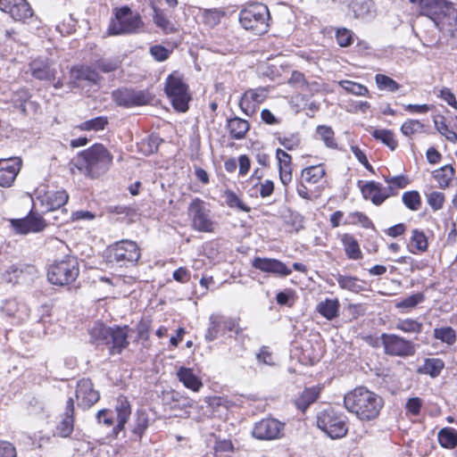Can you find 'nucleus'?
<instances>
[{"mask_svg":"<svg viewBox=\"0 0 457 457\" xmlns=\"http://www.w3.org/2000/svg\"><path fill=\"white\" fill-rule=\"evenodd\" d=\"M238 322L233 318H228L221 314L213 313L209 318V327L206 329L204 337L207 342H212L225 331H236L239 333Z\"/></svg>","mask_w":457,"mask_h":457,"instance_id":"4468645a","label":"nucleus"},{"mask_svg":"<svg viewBox=\"0 0 457 457\" xmlns=\"http://www.w3.org/2000/svg\"><path fill=\"white\" fill-rule=\"evenodd\" d=\"M453 3L447 0H420V12L431 19L434 22L441 16L448 14Z\"/></svg>","mask_w":457,"mask_h":457,"instance_id":"f3484780","label":"nucleus"},{"mask_svg":"<svg viewBox=\"0 0 457 457\" xmlns=\"http://www.w3.org/2000/svg\"><path fill=\"white\" fill-rule=\"evenodd\" d=\"M115 411L117 423L113 427L112 431L117 436L124 428L131 414V406L127 397L120 396L118 398Z\"/></svg>","mask_w":457,"mask_h":457,"instance_id":"b1692460","label":"nucleus"},{"mask_svg":"<svg viewBox=\"0 0 457 457\" xmlns=\"http://www.w3.org/2000/svg\"><path fill=\"white\" fill-rule=\"evenodd\" d=\"M21 165L22 161L20 157L0 159V187H10L19 174Z\"/></svg>","mask_w":457,"mask_h":457,"instance_id":"6ab92c4d","label":"nucleus"},{"mask_svg":"<svg viewBox=\"0 0 457 457\" xmlns=\"http://www.w3.org/2000/svg\"><path fill=\"white\" fill-rule=\"evenodd\" d=\"M433 178L437 181L438 185L442 188H445L450 185L455 175V170L452 165H445L432 173Z\"/></svg>","mask_w":457,"mask_h":457,"instance_id":"ea45409f","label":"nucleus"},{"mask_svg":"<svg viewBox=\"0 0 457 457\" xmlns=\"http://www.w3.org/2000/svg\"><path fill=\"white\" fill-rule=\"evenodd\" d=\"M188 216L195 230L205 233L213 232L214 222L210 218V210L207 209L205 202L200 198H195L189 204Z\"/></svg>","mask_w":457,"mask_h":457,"instance_id":"f8f14e48","label":"nucleus"},{"mask_svg":"<svg viewBox=\"0 0 457 457\" xmlns=\"http://www.w3.org/2000/svg\"><path fill=\"white\" fill-rule=\"evenodd\" d=\"M98 423L104 424L106 427H112L114 424L113 412L107 409L100 410L96 414Z\"/></svg>","mask_w":457,"mask_h":457,"instance_id":"e2e57ef3","label":"nucleus"},{"mask_svg":"<svg viewBox=\"0 0 457 457\" xmlns=\"http://www.w3.org/2000/svg\"><path fill=\"white\" fill-rule=\"evenodd\" d=\"M278 140L279 144L288 151L295 150L301 145V137L299 133H292L288 136L278 137Z\"/></svg>","mask_w":457,"mask_h":457,"instance_id":"5fc2aeb1","label":"nucleus"},{"mask_svg":"<svg viewBox=\"0 0 457 457\" xmlns=\"http://www.w3.org/2000/svg\"><path fill=\"white\" fill-rule=\"evenodd\" d=\"M0 9L17 21L31 18L33 12L26 0H0Z\"/></svg>","mask_w":457,"mask_h":457,"instance_id":"a211bd4d","label":"nucleus"},{"mask_svg":"<svg viewBox=\"0 0 457 457\" xmlns=\"http://www.w3.org/2000/svg\"><path fill=\"white\" fill-rule=\"evenodd\" d=\"M380 341L385 353L390 356L409 357L416 353V345L395 334L382 333Z\"/></svg>","mask_w":457,"mask_h":457,"instance_id":"9b49d317","label":"nucleus"},{"mask_svg":"<svg viewBox=\"0 0 457 457\" xmlns=\"http://www.w3.org/2000/svg\"><path fill=\"white\" fill-rule=\"evenodd\" d=\"M99 80L98 72L88 66H78L71 69L70 85L72 87L80 88L86 94L96 91Z\"/></svg>","mask_w":457,"mask_h":457,"instance_id":"9d476101","label":"nucleus"},{"mask_svg":"<svg viewBox=\"0 0 457 457\" xmlns=\"http://www.w3.org/2000/svg\"><path fill=\"white\" fill-rule=\"evenodd\" d=\"M144 22L138 12H133L129 6L115 9L114 17L108 26V35L118 36L137 33Z\"/></svg>","mask_w":457,"mask_h":457,"instance_id":"39448f33","label":"nucleus"},{"mask_svg":"<svg viewBox=\"0 0 457 457\" xmlns=\"http://www.w3.org/2000/svg\"><path fill=\"white\" fill-rule=\"evenodd\" d=\"M346 410L360 420L370 421L377 419L384 406L381 396L364 386H359L347 393L344 397Z\"/></svg>","mask_w":457,"mask_h":457,"instance_id":"f257e3e1","label":"nucleus"},{"mask_svg":"<svg viewBox=\"0 0 457 457\" xmlns=\"http://www.w3.org/2000/svg\"><path fill=\"white\" fill-rule=\"evenodd\" d=\"M160 142L158 137L150 136L147 139L142 140L140 151L145 155L154 154L158 151Z\"/></svg>","mask_w":457,"mask_h":457,"instance_id":"6e6d98bb","label":"nucleus"},{"mask_svg":"<svg viewBox=\"0 0 457 457\" xmlns=\"http://www.w3.org/2000/svg\"><path fill=\"white\" fill-rule=\"evenodd\" d=\"M267 97V89L264 87L246 91L243 96V105L248 107L250 101H255L260 105Z\"/></svg>","mask_w":457,"mask_h":457,"instance_id":"8fccbe9b","label":"nucleus"},{"mask_svg":"<svg viewBox=\"0 0 457 457\" xmlns=\"http://www.w3.org/2000/svg\"><path fill=\"white\" fill-rule=\"evenodd\" d=\"M341 242L343 244L345 255L349 260L357 261L362 258L360 245L353 235L348 233L344 234L341 237Z\"/></svg>","mask_w":457,"mask_h":457,"instance_id":"c85d7f7f","label":"nucleus"},{"mask_svg":"<svg viewBox=\"0 0 457 457\" xmlns=\"http://www.w3.org/2000/svg\"><path fill=\"white\" fill-rule=\"evenodd\" d=\"M224 196L226 204L229 208H237L245 212H249L251 211V208L243 203L234 191L229 189L226 190L224 192Z\"/></svg>","mask_w":457,"mask_h":457,"instance_id":"09e8293b","label":"nucleus"},{"mask_svg":"<svg viewBox=\"0 0 457 457\" xmlns=\"http://www.w3.org/2000/svg\"><path fill=\"white\" fill-rule=\"evenodd\" d=\"M336 38L340 46L345 47L352 44V33L346 29H337Z\"/></svg>","mask_w":457,"mask_h":457,"instance_id":"338daca9","label":"nucleus"},{"mask_svg":"<svg viewBox=\"0 0 457 457\" xmlns=\"http://www.w3.org/2000/svg\"><path fill=\"white\" fill-rule=\"evenodd\" d=\"M375 81L378 88L382 90L395 92L400 87V85L395 80L384 74H377L375 76Z\"/></svg>","mask_w":457,"mask_h":457,"instance_id":"603ef678","label":"nucleus"},{"mask_svg":"<svg viewBox=\"0 0 457 457\" xmlns=\"http://www.w3.org/2000/svg\"><path fill=\"white\" fill-rule=\"evenodd\" d=\"M445 369V361L440 358H426L423 364L420 366L417 372L428 375L431 378H437Z\"/></svg>","mask_w":457,"mask_h":457,"instance_id":"c756f323","label":"nucleus"},{"mask_svg":"<svg viewBox=\"0 0 457 457\" xmlns=\"http://www.w3.org/2000/svg\"><path fill=\"white\" fill-rule=\"evenodd\" d=\"M336 279L342 289L352 292H359L361 290V287L358 284L359 279L355 277L338 274Z\"/></svg>","mask_w":457,"mask_h":457,"instance_id":"de8ad7c7","label":"nucleus"},{"mask_svg":"<svg viewBox=\"0 0 457 457\" xmlns=\"http://www.w3.org/2000/svg\"><path fill=\"white\" fill-rule=\"evenodd\" d=\"M284 428L285 424L276 419H262L255 423L252 434L260 440H274L283 435Z\"/></svg>","mask_w":457,"mask_h":457,"instance_id":"2eb2a0df","label":"nucleus"},{"mask_svg":"<svg viewBox=\"0 0 457 457\" xmlns=\"http://www.w3.org/2000/svg\"><path fill=\"white\" fill-rule=\"evenodd\" d=\"M152 9L154 12L153 20L154 24L166 34L173 32L175 30L174 25L167 18L164 12L156 7L154 4H152Z\"/></svg>","mask_w":457,"mask_h":457,"instance_id":"4c0bfd02","label":"nucleus"},{"mask_svg":"<svg viewBox=\"0 0 457 457\" xmlns=\"http://www.w3.org/2000/svg\"><path fill=\"white\" fill-rule=\"evenodd\" d=\"M108 251L110 262L120 267L135 266L141 257V250L137 244L128 239L114 243Z\"/></svg>","mask_w":457,"mask_h":457,"instance_id":"1a4fd4ad","label":"nucleus"},{"mask_svg":"<svg viewBox=\"0 0 457 457\" xmlns=\"http://www.w3.org/2000/svg\"><path fill=\"white\" fill-rule=\"evenodd\" d=\"M270 11L266 4L260 2L245 4L239 12L241 26L255 35H262L268 31Z\"/></svg>","mask_w":457,"mask_h":457,"instance_id":"20e7f679","label":"nucleus"},{"mask_svg":"<svg viewBox=\"0 0 457 457\" xmlns=\"http://www.w3.org/2000/svg\"><path fill=\"white\" fill-rule=\"evenodd\" d=\"M435 125L437 128V130L440 132V134L444 135L447 138V140L451 142H455L457 140L456 132L450 129L444 121H438L437 120H435Z\"/></svg>","mask_w":457,"mask_h":457,"instance_id":"69168bd1","label":"nucleus"},{"mask_svg":"<svg viewBox=\"0 0 457 457\" xmlns=\"http://www.w3.org/2000/svg\"><path fill=\"white\" fill-rule=\"evenodd\" d=\"M225 14V11L220 8L200 9L199 18L205 26L214 28L220 24Z\"/></svg>","mask_w":457,"mask_h":457,"instance_id":"473e14b6","label":"nucleus"},{"mask_svg":"<svg viewBox=\"0 0 457 457\" xmlns=\"http://www.w3.org/2000/svg\"><path fill=\"white\" fill-rule=\"evenodd\" d=\"M228 128L231 137L235 139H242L249 130V123L247 120L241 119L238 116H234L228 120Z\"/></svg>","mask_w":457,"mask_h":457,"instance_id":"f704fd0d","label":"nucleus"},{"mask_svg":"<svg viewBox=\"0 0 457 457\" xmlns=\"http://www.w3.org/2000/svg\"><path fill=\"white\" fill-rule=\"evenodd\" d=\"M316 137L323 141L328 148L336 149L337 147L334 130L329 126L319 125L316 128Z\"/></svg>","mask_w":457,"mask_h":457,"instance_id":"79ce46f5","label":"nucleus"},{"mask_svg":"<svg viewBox=\"0 0 457 457\" xmlns=\"http://www.w3.org/2000/svg\"><path fill=\"white\" fill-rule=\"evenodd\" d=\"M288 83L303 91L305 87H309V83L305 80L304 75L296 71L292 72L291 77L288 79Z\"/></svg>","mask_w":457,"mask_h":457,"instance_id":"680f3d73","label":"nucleus"},{"mask_svg":"<svg viewBox=\"0 0 457 457\" xmlns=\"http://www.w3.org/2000/svg\"><path fill=\"white\" fill-rule=\"evenodd\" d=\"M433 337L448 346H452L457 342L456 331L450 326L436 327L433 329Z\"/></svg>","mask_w":457,"mask_h":457,"instance_id":"72a5a7b5","label":"nucleus"},{"mask_svg":"<svg viewBox=\"0 0 457 457\" xmlns=\"http://www.w3.org/2000/svg\"><path fill=\"white\" fill-rule=\"evenodd\" d=\"M339 85L349 93L356 96H364L368 93V89L363 85L351 81V80H341Z\"/></svg>","mask_w":457,"mask_h":457,"instance_id":"13d9d810","label":"nucleus"},{"mask_svg":"<svg viewBox=\"0 0 457 457\" xmlns=\"http://www.w3.org/2000/svg\"><path fill=\"white\" fill-rule=\"evenodd\" d=\"M11 223L13 228L21 234L40 232L46 227V223L43 217L33 212H30L23 219L12 220Z\"/></svg>","mask_w":457,"mask_h":457,"instance_id":"aec40b11","label":"nucleus"},{"mask_svg":"<svg viewBox=\"0 0 457 457\" xmlns=\"http://www.w3.org/2000/svg\"><path fill=\"white\" fill-rule=\"evenodd\" d=\"M317 426L332 439L342 438L348 432L347 417L332 407L318 412Z\"/></svg>","mask_w":457,"mask_h":457,"instance_id":"423d86ee","label":"nucleus"},{"mask_svg":"<svg viewBox=\"0 0 457 457\" xmlns=\"http://www.w3.org/2000/svg\"><path fill=\"white\" fill-rule=\"evenodd\" d=\"M428 242L425 233L418 228L412 229L408 250L411 253H424L428 250Z\"/></svg>","mask_w":457,"mask_h":457,"instance_id":"2f4dec72","label":"nucleus"},{"mask_svg":"<svg viewBox=\"0 0 457 457\" xmlns=\"http://www.w3.org/2000/svg\"><path fill=\"white\" fill-rule=\"evenodd\" d=\"M0 457H17L15 446L10 442L0 440Z\"/></svg>","mask_w":457,"mask_h":457,"instance_id":"774afa93","label":"nucleus"},{"mask_svg":"<svg viewBox=\"0 0 457 457\" xmlns=\"http://www.w3.org/2000/svg\"><path fill=\"white\" fill-rule=\"evenodd\" d=\"M425 295L423 293L413 294L395 303V308L402 310L403 313H408L413 310L418 304L423 303Z\"/></svg>","mask_w":457,"mask_h":457,"instance_id":"a19ab883","label":"nucleus"},{"mask_svg":"<svg viewBox=\"0 0 457 457\" xmlns=\"http://www.w3.org/2000/svg\"><path fill=\"white\" fill-rule=\"evenodd\" d=\"M395 328L403 333L420 335L422 332L423 324L416 319H398Z\"/></svg>","mask_w":457,"mask_h":457,"instance_id":"c9c22d12","label":"nucleus"},{"mask_svg":"<svg viewBox=\"0 0 457 457\" xmlns=\"http://www.w3.org/2000/svg\"><path fill=\"white\" fill-rule=\"evenodd\" d=\"M149 426L148 414L144 410H137L132 432L138 438H141Z\"/></svg>","mask_w":457,"mask_h":457,"instance_id":"c03bdc74","label":"nucleus"},{"mask_svg":"<svg viewBox=\"0 0 457 457\" xmlns=\"http://www.w3.org/2000/svg\"><path fill=\"white\" fill-rule=\"evenodd\" d=\"M131 328L128 325L109 327L104 323H95L89 331L92 343L97 346L105 345L109 355L121 354L129 345V337Z\"/></svg>","mask_w":457,"mask_h":457,"instance_id":"7ed1b4c3","label":"nucleus"},{"mask_svg":"<svg viewBox=\"0 0 457 457\" xmlns=\"http://www.w3.org/2000/svg\"><path fill=\"white\" fill-rule=\"evenodd\" d=\"M325 169L322 165L310 166L302 170L301 179L308 184H317L325 176Z\"/></svg>","mask_w":457,"mask_h":457,"instance_id":"e433bc0d","label":"nucleus"},{"mask_svg":"<svg viewBox=\"0 0 457 457\" xmlns=\"http://www.w3.org/2000/svg\"><path fill=\"white\" fill-rule=\"evenodd\" d=\"M438 442L444 448L453 449L457 445V431L453 428H444L437 435Z\"/></svg>","mask_w":457,"mask_h":457,"instance_id":"37998d69","label":"nucleus"},{"mask_svg":"<svg viewBox=\"0 0 457 457\" xmlns=\"http://www.w3.org/2000/svg\"><path fill=\"white\" fill-rule=\"evenodd\" d=\"M112 97L118 105L127 108L149 104L154 96L145 90L120 88L112 93Z\"/></svg>","mask_w":457,"mask_h":457,"instance_id":"ddd939ff","label":"nucleus"},{"mask_svg":"<svg viewBox=\"0 0 457 457\" xmlns=\"http://www.w3.org/2000/svg\"><path fill=\"white\" fill-rule=\"evenodd\" d=\"M320 395V386H314L312 387H306L295 401V404L298 410L304 412L312 403L317 401Z\"/></svg>","mask_w":457,"mask_h":457,"instance_id":"cd10ccee","label":"nucleus"},{"mask_svg":"<svg viewBox=\"0 0 457 457\" xmlns=\"http://www.w3.org/2000/svg\"><path fill=\"white\" fill-rule=\"evenodd\" d=\"M428 205L436 212L443 208L445 203V195L442 192L432 191L427 195Z\"/></svg>","mask_w":457,"mask_h":457,"instance_id":"bf43d9fd","label":"nucleus"},{"mask_svg":"<svg viewBox=\"0 0 457 457\" xmlns=\"http://www.w3.org/2000/svg\"><path fill=\"white\" fill-rule=\"evenodd\" d=\"M108 123L105 116H96V118L81 123L79 128L81 130H102Z\"/></svg>","mask_w":457,"mask_h":457,"instance_id":"864d4df0","label":"nucleus"},{"mask_svg":"<svg viewBox=\"0 0 457 457\" xmlns=\"http://www.w3.org/2000/svg\"><path fill=\"white\" fill-rule=\"evenodd\" d=\"M76 398L78 406L86 410L99 401L100 394L94 388L92 380L84 378L77 382Z\"/></svg>","mask_w":457,"mask_h":457,"instance_id":"dca6fc26","label":"nucleus"},{"mask_svg":"<svg viewBox=\"0 0 457 457\" xmlns=\"http://www.w3.org/2000/svg\"><path fill=\"white\" fill-rule=\"evenodd\" d=\"M79 275L78 259L67 256L62 260L55 261L47 270V278L53 285L63 287L73 283Z\"/></svg>","mask_w":457,"mask_h":457,"instance_id":"0eeeda50","label":"nucleus"},{"mask_svg":"<svg viewBox=\"0 0 457 457\" xmlns=\"http://www.w3.org/2000/svg\"><path fill=\"white\" fill-rule=\"evenodd\" d=\"M74 400L72 397H70L66 401V406L65 410L62 415V420L59 422V424L56 427V433L62 436L67 437L69 436L74 428Z\"/></svg>","mask_w":457,"mask_h":457,"instance_id":"5701e85b","label":"nucleus"},{"mask_svg":"<svg viewBox=\"0 0 457 457\" xmlns=\"http://www.w3.org/2000/svg\"><path fill=\"white\" fill-rule=\"evenodd\" d=\"M423 128V124L418 120H408L402 125L401 131L403 135L411 137L417 133L422 132Z\"/></svg>","mask_w":457,"mask_h":457,"instance_id":"4d7b16f0","label":"nucleus"},{"mask_svg":"<svg viewBox=\"0 0 457 457\" xmlns=\"http://www.w3.org/2000/svg\"><path fill=\"white\" fill-rule=\"evenodd\" d=\"M150 54L157 62L167 60L170 54V51L161 45H155L150 48Z\"/></svg>","mask_w":457,"mask_h":457,"instance_id":"052dcab7","label":"nucleus"},{"mask_svg":"<svg viewBox=\"0 0 457 457\" xmlns=\"http://www.w3.org/2000/svg\"><path fill=\"white\" fill-rule=\"evenodd\" d=\"M164 89L175 111L186 112L188 110L191 96L181 73L178 71L170 73L166 79Z\"/></svg>","mask_w":457,"mask_h":457,"instance_id":"6e6552de","label":"nucleus"},{"mask_svg":"<svg viewBox=\"0 0 457 457\" xmlns=\"http://www.w3.org/2000/svg\"><path fill=\"white\" fill-rule=\"evenodd\" d=\"M344 224L346 225H357L360 224L364 228H374L372 220L363 212H353L347 215V218Z\"/></svg>","mask_w":457,"mask_h":457,"instance_id":"a18cd8bd","label":"nucleus"},{"mask_svg":"<svg viewBox=\"0 0 457 457\" xmlns=\"http://www.w3.org/2000/svg\"><path fill=\"white\" fill-rule=\"evenodd\" d=\"M402 199L404 205L411 211H418L421 205V198L418 191L404 192Z\"/></svg>","mask_w":457,"mask_h":457,"instance_id":"3c124183","label":"nucleus"},{"mask_svg":"<svg viewBox=\"0 0 457 457\" xmlns=\"http://www.w3.org/2000/svg\"><path fill=\"white\" fill-rule=\"evenodd\" d=\"M353 10L356 17L371 16L374 11V3L372 0H357L353 4Z\"/></svg>","mask_w":457,"mask_h":457,"instance_id":"49530a36","label":"nucleus"},{"mask_svg":"<svg viewBox=\"0 0 457 457\" xmlns=\"http://www.w3.org/2000/svg\"><path fill=\"white\" fill-rule=\"evenodd\" d=\"M69 200V195L63 189L47 191L42 197V204L47 211H54L62 207Z\"/></svg>","mask_w":457,"mask_h":457,"instance_id":"393cba45","label":"nucleus"},{"mask_svg":"<svg viewBox=\"0 0 457 457\" xmlns=\"http://www.w3.org/2000/svg\"><path fill=\"white\" fill-rule=\"evenodd\" d=\"M339 306L338 299L326 298L317 304L316 311L327 320H331L338 316Z\"/></svg>","mask_w":457,"mask_h":457,"instance_id":"7c9ffc66","label":"nucleus"},{"mask_svg":"<svg viewBox=\"0 0 457 457\" xmlns=\"http://www.w3.org/2000/svg\"><path fill=\"white\" fill-rule=\"evenodd\" d=\"M177 378L185 387L192 390L193 392H199L204 386L202 380L190 368L180 367L177 371Z\"/></svg>","mask_w":457,"mask_h":457,"instance_id":"bb28decb","label":"nucleus"},{"mask_svg":"<svg viewBox=\"0 0 457 457\" xmlns=\"http://www.w3.org/2000/svg\"><path fill=\"white\" fill-rule=\"evenodd\" d=\"M29 67L31 75L37 79L50 81L55 78L56 69L47 59H36Z\"/></svg>","mask_w":457,"mask_h":457,"instance_id":"4be33fe9","label":"nucleus"},{"mask_svg":"<svg viewBox=\"0 0 457 457\" xmlns=\"http://www.w3.org/2000/svg\"><path fill=\"white\" fill-rule=\"evenodd\" d=\"M252 266L262 272L272 273L280 277H287L292 273L284 262L273 258L255 257L252 262Z\"/></svg>","mask_w":457,"mask_h":457,"instance_id":"412c9836","label":"nucleus"},{"mask_svg":"<svg viewBox=\"0 0 457 457\" xmlns=\"http://www.w3.org/2000/svg\"><path fill=\"white\" fill-rule=\"evenodd\" d=\"M422 407V400L420 397L408 399L405 404L406 411L413 416H418Z\"/></svg>","mask_w":457,"mask_h":457,"instance_id":"0e129e2a","label":"nucleus"},{"mask_svg":"<svg viewBox=\"0 0 457 457\" xmlns=\"http://www.w3.org/2000/svg\"><path fill=\"white\" fill-rule=\"evenodd\" d=\"M112 160V154L104 145L95 144L79 153L72 163L86 177L96 179L107 172Z\"/></svg>","mask_w":457,"mask_h":457,"instance_id":"f03ea898","label":"nucleus"},{"mask_svg":"<svg viewBox=\"0 0 457 457\" xmlns=\"http://www.w3.org/2000/svg\"><path fill=\"white\" fill-rule=\"evenodd\" d=\"M372 137L386 145L390 150L394 151L398 146V142L395 139V134L390 129H373L369 130Z\"/></svg>","mask_w":457,"mask_h":457,"instance_id":"58836bf2","label":"nucleus"},{"mask_svg":"<svg viewBox=\"0 0 457 457\" xmlns=\"http://www.w3.org/2000/svg\"><path fill=\"white\" fill-rule=\"evenodd\" d=\"M361 191L363 198L370 200L375 205H381L386 199V195H382V185L378 182H366L361 187Z\"/></svg>","mask_w":457,"mask_h":457,"instance_id":"a878e982","label":"nucleus"}]
</instances>
